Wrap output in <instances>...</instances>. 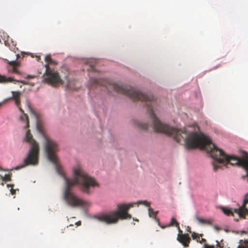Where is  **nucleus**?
<instances>
[{
    "instance_id": "f8f14e48",
    "label": "nucleus",
    "mask_w": 248,
    "mask_h": 248,
    "mask_svg": "<svg viewBox=\"0 0 248 248\" xmlns=\"http://www.w3.org/2000/svg\"><path fill=\"white\" fill-rule=\"evenodd\" d=\"M9 64L12 66V71L17 74H19V72L17 69L19 66V62L16 61H13L9 62Z\"/></svg>"
},
{
    "instance_id": "f3484780",
    "label": "nucleus",
    "mask_w": 248,
    "mask_h": 248,
    "mask_svg": "<svg viewBox=\"0 0 248 248\" xmlns=\"http://www.w3.org/2000/svg\"><path fill=\"white\" fill-rule=\"evenodd\" d=\"M174 225L176 227H177V228L178 229L179 232L182 233V231L180 229L179 223L176 220V219L174 217H172L171 218V222H170L169 226H174Z\"/></svg>"
},
{
    "instance_id": "393cba45",
    "label": "nucleus",
    "mask_w": 248,
    "mask_h": 248,
    "mask_svg": "<svg viewBox=\"0 0 248 248\" xmlns=\"http://www.w3.org/2000/svg\"><path fill=\"white\" fill-rule=\"evenodd\" d=\"M10 191L12 195H14L16 193V190L13 187L10 189Z\"/></svg>"
},
{
    "instance_id": "473e14b6",
    "label": "nucleus",
    "mask_w": 248,
    "mask_h": 248,
    "mask_svg": "<svg viewBox=\"0 0 248 248\" xmlns=\"http://www.w3.org/2000/svg\"><path fill=\"white\" fill-rule=\"evenodd\" d=\"M238 248H240V246H238Z\"/></svg>"
},
{
    "instance_id": "ddd939ff",
    "label": "nucleus",
    "mask_w": 248,
    "mask_h": 248,
    "mask_svg": "<svg viewBox=\"0 0 248 248\" xmlns=\"http://www.w3.org/2000/svg\"><path fill=\"white\" fill-rule=\"evenodd\" d=\"M96 64V61L94 59L89 60L87 65L89 66V68L87 69L89 71H95V66Z\"/></svg>"
},
{
    "instance_id": "b1692460",
    "label": "nucleus",
    "mask_w": 248,
    "mask_h": 248,
    "mask_svg": "<svg viewBox=\"0 0 248 248\" xmlns=\"http://www.w3.org/2000/svg\"><path fill=\"white\" fill-rule=\"evenodd\" d=\"M197 242H199L200 243H202L206 242V240L204 238H202L200 240V239H197Z\"/></svg>"
},
{
    "instance_id": "9d476101",
    "label": "nucleus",
    "mask_w": 248,
    "mask_h": 248,
    "mask_svg": "<svg viewBox=\"0 0 248 248\" xmlns=\"http://www.w3.org/2000/svg\"><path fill=\"white\" fill-rule=\"evenodd\" d=\"M12 96L9 98L8 99H6L5 101L10 100V99H14L15 102V104L16 105V106L19 109L21 112H23V110L20 107V96H21V93L20 92H15V91H12Z\"/></svg>"
},
{
    "instance_id": "f257e3e1",
    "label": "nucleus",
    "mask_w": 248,
    "mask_h": 248,
    "mask_svg": "<svg viewBox=\"0 0 248 248\" xmlns=\"http://www.w3.org/2000/svg\"><path fill=\"white\" fill-rule=\"evenodd\" d=\"M124 95L134 101L145 102L152 123L150 126L146 123H139L138 125L141 129L149 130L151 126L155 131L171 137L178 142H185L189 149L199 148L207 153H212L214 155H228L213 144L209 137L202 133L188 132L185 128L178 129L160 122L154 113V106L156 104V98L151 93H143L131 86H124Z\"/></svg>"
},
{
    "instance_id": "6ab92c4d",
    "label": "nucleus",
    "mask_w": 248,
    "mask_h": 248,
    "mask_svg": "<svg viewBox=\"0 0 248 248\" xmlns=\"http://www.w3.org/2000/svg\"><path fill=\"white\" fill-rule=\"evenodd\" d=\"M196 219L201 224H211V221L210 220H207V219H204L202 218L198 217H196Z\"/></svg>"
},
{
    "instance_id": "20e7f679",
    "label": "nucleus",
    "mask_w": 248,
    "mask_h": 248,
    "mask_svg": "<svg viewBox=\"0 0 248 248\" xmlns=\"http://www.w3.org/2000/svg\"><path fill=\"white\" fill-rule=\"evenodd\" d=\"M212 159V164L214 171L223 167H227L228 164L237 165L242 167L246 170L248 176V156H210ZM248 203V195L244 202V205Z\"/></svg>"
},
{
    "instance_id": "dca6fc26",
    "label": "nucleus",
    "mask_w": 248,
    "mask_h": 248,
    "mask_svg": "<svg viewBox=\"0 0 248 248\" xmlns=\"http://www.w3.org/2000/svg\"><path fill=\"white\" fill-rule=\"evenodd\" d=\"M21 112L23 113V115L21 116L20 119L22 121L26 122L27 124L25 128H28L29 127V121L28 117L26 114L24 113V111Z\"/></svg>"
},
{
    "instance_id": "412c9836",
    "label": "nucleus",
    "mask_w": 248,
    "mask_h": 248,
    "mask_svg": "<svg viewBox=\"0 0 248 248\" xmlns=\"http://www.w3.org/2000/svg\"><path fill=\"white\" fill-rule=\"evenodd\" d=\"M202 234H199L196 232H193L192 233V237L193 238V239H196L197 240V239H200V236H202Z\"/></svg>"
},
{
    "instance_id": "7ed1b4c3",
    "label": "nucleus",
    "mask_w": 248,
    "mask_h": 248,
    "mask_svg": "<svg viewBox=\"0 0 248 248\" xmlns=\"http://www.w3.org/2000/svg\"><path fill=\"white\" fill-rule=\"evenodd\" d=\"M143 204L146 206H150V203L146 201H140L137 203H130L129 204H122L117 205V211H113L108 213L103 214L96 217V218L100 222L107 224L117 223L119 220H124L127 218L130 219L131 215L128 213V210L134 206V204Z\"/></svg>"
},
{
    "instance_id": "f03ea898",
    "label": "nucleus",
    "mask_w": 248,
    "mask_h": 248,
    "mask_svg": "<svg viewBox=\"0 0 248 248\" xmlns=\"http://www.w3.org/2000/svg\"><path fill=\"white\" fill-rule=\"evenodd\" d=\"M47 159L55 166L58 172L63 177L66 183L64 198L68 205L72 207H83L87 204V202L78 198L71 191L73 186L78 185L81 191L89 194L91 188L98 186V184L95 180L90 177L80 166L74 170V178H67L64 174L62 166L60 165L58 156H47Z\"/></svg>"
},
{
    "instance_id": "7c9ffc66",
    "label": "nucleus",
    "mask_w": 248,
    "mask_h": 248,
    "mask_svg": "<svg viewBox=\"0 0 248 248\" xmlns=\"http://www.w3.org/2000/svg\"><path fill=\"white\" fill-rule=\"evenodd\" d=\"M190 230V229L188 227V229H187V231H188L189 232H191Z\"/></svg>"
},
{
    "instance_id": "6e6552de",
    "label": "nucleus",
    "mask_w": 248,
    "mask_h": 248,
    "mask_svg": "<svg viewBox=\"0 0 248 248\" xmlns=\"http://www.w3.org/2000/svg\"><path fill=\"white\" fill-rule=\"evenodd\" d=\"M44 138L46 140L45 148L47 155H55L58 150L57 144L45 135Z\"/></svg>"
},
{
    "instance_id": "39448f33",
    "label": "nucleus",
    "mask_w": 248,
    "mask_h": 248,
    "mask_svg": "<svg viewBox=\"0 0 248 248\" xmlns=\"http://www.w3.org/2000/svg\"><path fill=\"white\" fill-rule=\"evenodd\" d=\"M46 72L44 75L45 81L53 86L62 83V80L57 71L48 65H45Z\"/></svg>"
},
{
    "instance_id": "9b49d317",
    "label": "nucleus",
    "mask_w": 248,
    "mask_h": 248,
    "mask_svg": "<svg viewBox=\"0 0 248 248\" xmlns=\"http://www.w3.org/2000/svg\"><path fill=\"white\" fill-rule=\"evenodd\" d=\"M177 239L185 247H188L189 243L191 240V238L187 233L179 234Z\"/></svg>"
},
{
    "instance_id": "cd10ccee",
    "label": "nucleus",
    "mask_w": 248,
    "mask_h": 248,
    "mask_svg": "<svg viewBox=\"0 0 248 248\" xmlns=\"http://www.w3.org/2000/svg\"><path fill=\"white\" fill-rule=\"evenodd\" d=\"M35 76H28V78H34Z\"/></svg>"
},
{
    "instance_id": "aec40b11",
    "label": "nucleus",
    "mask_w": 248,
    "mask_h": 248,
    "mask_svg": "<svg viewBox=\"0 0 248 248\" xmlns=\"http://www.w3.org/2000/svg\"><path fill=\"white\" fill-rule=\"evenodd\" d=\"M148 211H149V215L150 217L156 218L157 212H154L153 209L150 207L149 208Z\"/></svg>"
},
{
    "instance_id": "c756f323",
    "label": "nucleus",
    "mask_w": 248,
    "mask_h": 248,
    "mask_svg": "<svg viewBox=\"0 0 248 248\" xmlns=\"http://www.w3.org/2000/svg\"><path fill=\"white\" fill-rule=\"evenodd\" d=\"M81 224L80 222V221H78V222L76 223V224L78 226V225H80Z\"/></svg>"
},
{
    "instance_id": "5701e85b",
    "label": "nucleus",
    "mask_w": 248,
    "mask_h": 248,
    "mask_svg": "<svg viewBox=\"0 0 248 248\" xmlns=\"http://www.w3.org/2000/svg\"><path fill=\"white\" fill-rule=\"evenodd\" d=\"M240 154H241L240 155H248L247 152L242 150H240Z\"/></svg>"
},
{
    "instance_id": "2f4dec72",
    "label": "nucleus",
    "mask_w": 248,
    "mask_h": 248,
    "mask_svg": "<svg viewBox=\"0 0 248 248\" xmlns=\"http://www.w3.org/2000/svg\"><path fill=\"white\" fill-rule=\"evenodd\" d=\"M68 228V226H66V228ZM65 229V228H64V230Z\"/></svg>"
},
{
    "instance_id": "bb28decb",
    "label": "nucleus",
    "mask_w": 248,
    "mask_h": 248,
    "mask_svg": "<svg viewBox=\"0 0 248 248\" xmlns=\"http://www.w3.org/2000/svg\"><path fill=\"white\" fill-rule=\"evenodd\" d=\"M28 108L30 109V110L31 111H32V109H31V106H30L29 104L28 105Z\"/></svg>"
},
{
    "instance_id": "a878e982",
    "label": "nucleus",
    "mask_w": 248,
    "mask_h": 248,
    "mask_svg": "<svg viewBox=\"0 0 248 248\" xmlns=\"http://www.w3.org/2000/svg\"><path fill=\"white\" fill-rule=\"evenodd\" d=\"M7 187H13L14 186V185H10V184H8L7 185Z\"/></svg>"
},
{
    "instance_id": "c85d7f7f",
    "label": "nucleus",
    "mask_w": 248,
    "mask_h": 248,
    "mask_svg": "<svg viewBox=\"0 0 248 248\" xmlns=\"http://www.w3.org/2000/svg\"><path fill=\"white\" fill-rule=\"evenodd\" d=\"M67 86H68V88H69L70 89H73V88L71 87V86H70V84H67Z\"/></svg>"
},
{
    "instance_id": "a211bd4d",
    "label": "nucleus",
    "mask_w": 248,
    "mask_h": 248,
    "mask_svg": "<svg viewBox=\"0 0 248 248\" xmlns=\"http://www.w3.org/2000/svg\"><path fill=\"white\" fill-rule=\"evenodd\" d=\"M11 174H5V176L3 177L0 176V184H2L3 182L5 181H11Z\"/></svg>"
},
{
    "instance_id": "0eeeda50",
    "label": "nucleus",
    "mask_w": 248,
    "mask_h": 248,
    "mask_svg": "<svg viewBox=\"0 0 248 248\" xmlns=\"http://www.w3.org/2000/svg\"><path fill=\"white\" fill-rule=\"evenodd\" d=\"M25 140L30 144V150L28 155H38L40 149L39 144L33 139L30 130L26 132Z\"/></svg>"
},
{
    "instance_id": "4be33fe9",
    "label": "nucleus",
    "mask_w": 248,
    "mask_h": 248,
    "mask_svg": "<svg viewBox=\"0 0 248 248\" xmlns=\"http://www.w3.org/2000/svg\"><path fill=\"white\" fill-rule=\"evenodd\" d=\"M37 129L39 132H40L42 134H43V133H44L43 128L39 123H38L37 124Z\"/></svg>"
},
{
    "instance_id": "423d86ee",
    "label": "nucleus",
    "mask_w": 248,
    "mask_h": 248,
    "mask_svg": "<svg viewBox=\"0 0 248 248\" xmlns=\"http://www.w3.org/2000/svg\"><path fill=\"white\" fill-rule=\"evenodd\" d=\"M248 195V193L246 195L242 207L238 209H234L233 211L232 209L223 207L222 208V211L227 216H233V213L234 212L238 214L240 217L245 218V216L248 215V210L246 208V205L247 203H246L245 205L244 204Z\"/></svg>"
},
{
    "instance_id": "1a4fd4ad",
    "label": "nucleus",
    "mask_w": 248,
    "mask_h": 248,
    "mask_svg": "<svg viewBox=\"0 0 248 248\" xmlns=\"http://www.w3.org/2000/svg\"><path fill=\"white\" fill-rule=\"evenodd\" d=\"M38 156H27L24 159V163L18 166L15 169L19 170L29 165H36L38 162Z\"/></svg>"
},
{
    "instance_id": "2eb2a0df",
    "label": "nucleus",
    "mask_w": 248,
    "mask_h": 248,
    "mask_svg": "<svg viewBox=\"0 0 248 248\" xmlns=\"http://www.w3.org/2000/svg\"><path fill=\"white\" fill-rule=\"evenodd\" d=\"M45 61L46 62V65H48L50 67V65H56L57 64V62L53 60L50 55H46L45 57Z\"/></svg>"
},
{
    "instance_id": "4468645a",
    "label": "nucleus",
    "mask_w": 248,
    "mask_h": 248,
    "mask_svg": "<svg viewBox=\"0 0 248 248\" xmlns=\"http://www.w3.org/2000/svg\"><path fill=\"white\" fill-rule=\"evenodd\" d=\"M14 81L19 82V81L15 80L13 79L12 78H7L4 76H2L0 75V82L1 83H8V82H12Z\"/></svg>"
}]
</instances>
